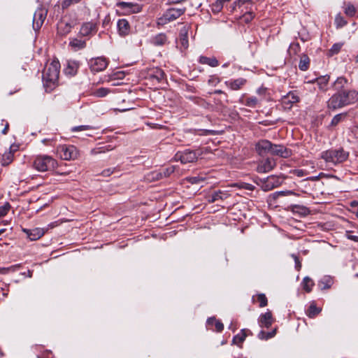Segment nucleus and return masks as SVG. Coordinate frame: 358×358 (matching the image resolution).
Listing matches in <instances>:
<instances>
[{
    "instance_id": "20",
    "label": "nucleus",
    "mask_w": 358,
    "mask_h": 358,
    "mask_svg": "<svg viewBox=\"0 0 358 358\" xmlns=\"http://www.w3.org/2000/svg\"><path fill=\"white\" fill-rule=\"evenodd\" d=\"M149 78L152 81H157V83H160L164 80L165 77L164 72L159 68L153 69L148 73Z\"/></svg>"
},
{
    "instance_id": "54",
    "label": "nucleus",
    "mask_w": 358,
    "mask_h": 358,
    "mask_svg": "<svg viewBox=\"0 0 358 358\" xmlns=\"http://www.w3.org/2000/svg\"><path fill=\"white\" fill-rule=\"evenodd\" d=\"M292 173L297 177H303L306 175V171L303 169H294Z\"/></svg>"
},
{
    "instance_id": "32",
    "label": "nucleus",
    "mask_w": 358,
    "mask_h": 358,
    "mask_svg": "<svg viewBox=\"0 0 358 358\" xmlns=\"http://www.w3.org/2000/svg\"><path fill=\"white\" fill-rule=\"evenodd\" d=\"M69 45L76 50H81L86 47V42L81 39L73 38L70 41Z\"/></svg>"
},
{
    "instance_id": "63",
    "label": "nucleus",
    "mask_w": 358,
    "mask_h": 358,
    "mask_svg": "<svg viewBox=\"0 0 358 358\" xmlns=\"http://www.w3.org/2000/svg\"><path fill=\"white\" fill-rule=\"evenodd\" d=\"M214 94H224V96H225V99H224V101H225V102H228V100H227V94H224L222 90H215Z\"/></svg>"
},
{
    "instance_id": "60",
    "label": "nucleus",
    "mask_w": 358,
    "mask_h": 358,
    "mask_svg": "<svg viewBox=\"0 0 358 358\" xmlns=\"http://www.w3.org/2000/svg\"><path fill=\"white\" fill-rule=\"evenodd\" d=\"M105 151H106L105 148L101 147V148H98L92 150L91 152L93 155H97L99 153L105 152Z\"/></svg>"
},
{
    "instance_id": "26",
    "label": "nucleus",
    "mask_w": 358,
    "mask_h": 358,
    "mask_svg": "<svg viewBox=\"0 0 358 358\" xmlns=\"http://www.w3.org/2000/svg\"><path fill=\"white\" fill-rule=\"evenodd\" d=\"M348 84V80L344 77H339L337 80L333 83V87L335 90H337L338 92H342L343 91H345L344 90L345 85Z\"/></svg>"
},
{
    "instance_id": "12",
    "label": "nucleus",
    "mask_w": 358,
    "mask_h": 358,
    "mask_svg": "<svg viewBox=\"0 0 358 358\" xmlns=\"http://www.w3.org/2000/svg\"><path fill=\"white\" fill-rule=\"evenodd\" d=\"M108 62L105 57H97L90 61V69L92 72L103 71L108 66Z\"/></svg>"
},
{
    "instance_id": "56",
    "label": "nucleus",
    "mask_w": 358,
    "mask_h": 358,
    "mask_svg": "<svg viewBox=\"0 0 358 358\" xmlns=\"http://www.w3.org/2000/svg\"><path fill=\"white\" fill-rule=\"evenodd\" d=\"M78 0H64L63 2H62V8H68L69 6H70L72 3H78Z\"/></svg>"
},
{
    "instance_id": "61",
    "label": "nucleus",
    "mask_w": 358,
    "mask_h": 358,
    "mask_svg": "<svg viewBox=\"0 0 358 358\" xmlns=\"http://www.w3.org/2000/svg\"><path fill=\"white\" fill-rule=\"evenodd\" d=\"M8 129H9V124H8V122H6L4 128L3 129L1 133L4 135L7 134Z\"/></svg>"
},
{
    "instance_id": "58",
    "label": "nucleus",
    "mask_w": 358,
    "mask_h": 358,
    "mask_svg": "<svg viewBox=\"0 0 358 358\" xmlns=\"http://www.w3.org/2000/svg\"><path fill=\"white\" fill-rule=\"evenodd\" d=\"M254 17V15L252 13H246L243 15V20L246 22H249L252 20V19Z\"/></svg>"
},
{
    "instance_id": "5",
    "label": "nucleus",
    "mask_w": 358,
    "mask_h": 358,
    "mask_svg": "<svg viewBox=\"0 0 358 358\" xmlns=\"http://www.w3.org/2000/svg\"><path fill=\"white\" fill-rule=\"evenodd\" d=\"M186 10L185 8H171L167 9L162 17L158 19V24H166L170 22H172L181 15H182Z\"/></svg>"
},
{
    "instance_id": "53",
    "label": "nucleus",
    "mask_w": 358,
    "mask_h": 358,
    "mask_svg": "<svg viewBox=\"0 0 358 358\" xmlns=\"http://www.w3.org/2000/svg\"><path fill=\"white\" fill-rule=\"evenodd\" d=\"M238 187L251 191L255 189L254 185L246 182H241L240 185H238Z\"/></svg>"
},
{
    "instance_id": "38",
    "label": "nucleus",
    "mask_w": 358,
    "mask_h": 358,
    "mask_svg": "<svg viewBox=\"0 0 358 358\" xmlns=\"http://www.w3.org/2000/svg\"><path fill=\"white\" fill-rule=\"evenodd\" d=\"M309 64H310L309 57L306 55H303L301 57L300 62L299 64V69L301 71H306L309 68Z\"/></svg>"
},
{
    "instance_id": "22",
    "label": "nucleus",
    "mask_w": 358,
    "mask_h": 358,
    "mask_svg": "<svg viewBox=\"0 0 358 358\" xmlns=\"http://www.w3.org/2000/svg\"><path fill=\"white\" fill-rule=\"evenodd\" d=\"M248 333L252 334V332L249 329H243L241 331V333L234 336L232 339V344L241 346L243 342L247 337Z\"/></svg>"
},
{
    "instance_id": "41",
    "label": "nucleus",
    "mask_w": 358,
    "mask_h": 358,
    "mask_svg": "<svg viewBox=\"0 0 358 358\" xmlns=\"http://www.w3.org/2000/svg\"><path fill=\"white\" fill-rule=\"evenodd\" d=\"M230 1L231 0H216L212 5V11L214 13H219L222 9L224 3Z\"/></svg>"
},
{
    "instance_id": "40",
    "label": "nucleus",
    "mask_w": 358,
    "mask_h": 358,
    "mask_svg": "<svg viewBox=\"0 0 358 358\" xmlns=\"http://www.w3.org/2000/svg\"><path fill=\"white\" fill-rule=\"evenodd\" d=\"M303 289L306 292H310L314 285L313 280L309 277H305L302 282Z\"/></svg>"
},
{
    "instance_id": "21",
    "label": "nucleus",
    "mask_w": 358,
    "mask_h": 358,
    "mask_svg": "<svg viewBox=\"0 0 358 358\" xmlns=\"http://www.w3.org/2000/svg\"><path fill=\"white\" fill-rule=\"evenodd\" d=\"M23 231L27 234V237L31 241H36L38 238H40L41 236H43L44 231L43 229L39 228H36L34 229H23Z\"/></svg>"
},
{
    "instance_id": "13",
    "label": "nucleus",
    "mask_w": 358,
    "mask_h": 358,
    "mask_svg": "<svg viewBox=\"0 0 358 358\" xmlns=\"http://www.w3.org/2000/svg\"><path fill=\"white\" fill-rule=\"evenodd\" d=\"M270 154L283 158H288L292 155V151L284 145L272 143V148Z\"/></svg>"
},
{
    "instance_id": "33",
    "label": "nucleus",
    "mask_w": 358,
    "mask_h": 358,
    "mask_svg": "<svg viewBox=\"0 0 358 358\" xmlns=\"http://www.w3.org/2000/svg\"><path fill=\"white\" fill-rule=\"evenodd\" d=\"M71 24L61 22L58 24L57 31L60 35L65 36L71 31Z\"/></svg>"
},
{
    "instance_id": "42",
    "label": "nucleus",
    "mask_w": 358,
    "mask_h": 358,
    "mask_svg": "<svg viewBox=\"0 0 358 358\" xmlns=\"http://www.w3.org/2000/svg\"><path fill=\"white\" fill-rule=\"evenodd\" d=\"M276 329H274L270 332H265L262 330L258 334V338L261 340H268L273 338L276 334Z\"/></svg>"
},
{
    "instance_id": "45",
    "label": "nucleus",
    "mask_w": 358,
    "mask_h": 358,
    "mask_svg": "<svg viewBox=\"0 0 358 358\" xmlns=\"http://www.w3.org/2000/svg\"><path fill=\"white\" fill-rule=\"evenodd\" d=\"M345 13L350 17L354 16L356 13L355 7L352 4H348L345 9Z\"/></svg>"
},
{
    "instance_id": "49",
    "label": "nucleus",
    "mask_w": 358,
    "mask_h": 358,
    "mask_svg": "<svg viewBox=\"0 0 358 358\" xmlns=\"http://www.w3.org/2000/svg\"><path fill=\"white\" fill-rule=\"evenodd\" d=\"M345 114L341 113L336 115L331 122V126H336L342 120V118L345 116Z\"/></svg>"
},
{
    "instance_id": "29",
    "label": "nucleus",
    "mask_w": 358,
    "mask_h": 358,
    "mask_svg": "<svg viewBox=\"0 0 358 358\" xmlns=\"http://www.w3.org/2000/svg\"><path fill=\"white\" fill-rule=\"evenodd\" d=\"M329 80V76H321L316 79V83L319 87V89L323 92L327 90V85Z\"/></svg>"
},
{
    "instance_id": "11",
    "label": "nucleus",
    "mask_w": 358,
    "mask_h": 358,
    "mask_svg": "<svg viewBox=\"0 0 358 358\" xmlns=\"http://www.w3.org/2000/svg\"><path fill=\"white\" fill-rule=\"evenodd\" d=\"M46 17V11L40 8L35 11L33 17V29L38 31L42 27Z\"/></svg>"
},
{
    "instance_id": "39",
    "label": "nucleus",
    "mask_w": 358,
    "mask_h": 358,
    "mask_svg": "<svg viewBox=\"0 0 358 358\" xmlns=\"http://www.w3.org/2000/svg\"><path fill=\"white\" fill-rule=\"evenodd\" d=\"M292 210L293 213H299L301 215H307L309 214V209L303 206L294 205L292 206Z\"/></svg>"
},
{
    "instance_id": "7",
    "label": "nucleus",
    "mask_w": 358,
    "mask_h": 358,
    "mask_svg": "<svg viewBox=\"0 0 358 358\" xmlns=\"http://www.w3.org/2000/svg\"><path fill=\"white\" fill-rule=\"evenodd\" d=\"M175 171L174 166H169L167 168H163L158 171H155L149 173L146 176V179L149 181L159 180L164 178L169 177Z\"/></svg>"
},
{
    "instance_id": "15",
    "label": "nucleus",
    "mask_w": 358,
    "mask_h": 358,
    "mask_svg": "<svg viewBox=\"0 0 358 358\" xmlns=\"http://www.w3.org/2000/svg\"><path fill=\"white\" fill-rule=\"evenodd\" d=\"M117 6L122 9L127 10L128 12L137 13L141 11L142 6L138 3L133 2L121 1L117 3Z\"/></svg>"
},
{
    "instance_id": "47",
    "label": "nucleus",
    "mask_w": 358,
    "mask_h": 358,
    "mask_svg": "<svg viewBox=\"0 0 358 358\" xmlns=\"http://www.w3.org/2000/svg\"><path fill=\"white\" fill-rule=\"evenodd\" d=\"M343 44L342 43H335L329 50V55L332 56L339 52L341 49Z\"/></svg>"
},
{
    "instance_id": "27",
    "label": "nucleus",
    "mask_w": 358,
    "mask_h": 358,
    "mask_svg": "<svg viewBox=\"0 0 358 358\" xmlns=\"http://www.w3.org/2000/svg\"><path fill=\"white\" fill-rule=\"evenodd\" d=\"M199 62L203 64H207L211 67H215L219 65V62L215 57H207L205 56H201Z\"/></svg>"
},
{
    "instance_id": "18",
    "label": "nucleus",
    "mask_w": 358,
    "mask_h": 358,
    "mask_svg": "<svg viewBox=\"0 0 358 358\" xmlns=\"http://www.w3.org/2000/svg\"><path fill=\"white\" fill-rule=\"evenodd\" d=\"M299 101V97L294 92H289L282 99V104L289 108L292 107L293 103H297Z\"/></svg>"
},
{
    "instance_id": "4",
    "label": "nucleus",
    "mask_w": 358,
    "mask_h": 358,
    "mask_svg": "<svg viewBox=\"0 0 358 358\" xmlns=\"http://www.w3.org/2000/svg\"><path fill=\"white\" fill-rule=\"evenodd\" d=\"M33 166L38 171H50L57 166V162L50 156L39 155L34 159Z\"/></svg>"
},
{
    "instance_id": "35",
    "label": "nucleus",
    "mask_w": 358,
    "mask_h": 358,
    "mask_svg": "<svg viewBox=\"0 0 358 358\" xmlns=\"http://www.w3.org/2000/svg\"><path fill=\"white\" fill-rule=\"evenodd\" d=\"M333 284L332 279L330 277L325 276L318 282V286L322 290L329 289Z\"/></svg>"
},
{
    "instance_id": "46",
    "label": "nucleus",
    "mask_w": 358,
    "mask_h": 358,
    "mask_svg": "<svg viewBox=\"0 0 358 358\" xmlns=\"http://www.w3.org/2000/svg\"><path fill=\"white\" fill-rule=\"evenodd\" d=\"M335 23L338 28L342 27L347 24V21L340 14L337 15L335 18Z\"/></svg>"
},
{
    "instance_id": "1",
    "label": "nucleus",
    "mask_w": 358,
    "mask_h": 358,
    "mask_svg": "<svg viewBox=\"0 0 358 358\" xmlns=\"http://www.w3.org/2000/svg\"><path fill=\"white\" fill-rule=\"evenodd\" d=\"M358 100V92L355 90L343 91L331 96L327 101V107L331 110H336L345 106L355 103Z\"/></svg>"
},
{
    "instance_id": "55",
    "label": "nucleus",
    "mask_w": 358,
    "mask_h": 358,
    "mask_svg": "<svg viewBox=\"0 0 358 358\" xmlns=\"http://www.w3.org/2000/svg\"><path fill=\"white\" fill-rule=\"evenodd\" d=\"M37 358H52V352L50 350H46L42 352L41 355H38Z\"/></svg>"
},
{
    "instance_id": "59",
    "label": "nucleus",
    "mask_w": 358,
    "mask_h": 358,
    "mask_svg": "<svg viewBox=\"0 0 358 358\" xmlns=\"http://www.w3.org/2000/svg\"><path fill=\"white\" fill-rule=\"evenodd\" d=\"M115 169H107L101 172V175L104 177L110 176L114 171Z\"/></svg>"
},
{
    "instance_id": "64",
    "label": "nucleus",
    "mask_w": 358,
    "mask_h": 358,
    "mask_svg": "<svg viewBox=\"0 0 358 358\" xmlns=\"http://www.w3.org/2000/svg\"><path fill=\"white\" fill-rule=\"evenodd\" d=\"M278 194L280 195H287V194H293V192L291 191H287V192L281 191V192H278Z\"/></svg>"
},
{
    "instance_id": "30",
    "label": "nucleus",
    "mask_w": 358,
    "mask_h": 358,
    "mask_svg": "<svg viewBox=\"0 0 358 358\" xmlns=\"http://www.w3.org/2000/svg\"><path fill=\"white\" fill-rule=\"evenodd\" d=\"M322 311V308H317L315 303L313 302L308 309L307 310V312H306V315H308V317L310 318H314L315 317H316L318 314L320 313V312Z\"/></svg>"
},
{
    "instance_id": "52",
    "label": "nucleus",
    "mask_w": 358,
    "mask_h": 358,
    "mask_svg": "<svg viewBox=\"0 0 358 358\" xmlns=\"http://www.w3.org/2000/svg\"><path fill=\"white\" fill-rule=\"evenodd\" d=\"M92 127L91 126H89V125H80V126H77V127H74L71 129V131H84V130H87V129H92Z\"/></svg>"
},
{
    "instance_id": "36",
    "label": "nucleus",
    "mask_w": 358,
    "mask_h": 358,
    "mask_svg": "<svg viewBox=\"0 0 358 358\" xmlns=\"http://www.w3.org/2000/svg\"><path fill=\"white\" fill-rule=\"evenodd\" d=\"M12 146L10 148V150L8 152H6L3 156L1 161V163L3 166H7L10 164L13 159V153L12 151Z\"/></svg>"
},
{
    "instance_id": "31",
    "label": "nucleus",
    "mask_w": 358,
    "mask_h": 358,
    "mask_svg": "<svg viewBox=\"0 0 358 358\" xmlns=\"http://www.w3.org/2000/svg\"><path fill=\"white\" fill-rule=\"evenodd\" d=\"M207 324L208 325L215 324V330L217 332H221L224 329L223 323L221 321L216 320V318L215 317H209L207 320Z\"/></svg>"
},
{
    "instance_id": "34",
    "label": "nucleus",
    "mask_w": 358,
    "mask_h": 358,
    "mask_svg": "<svg viewBox=\"0 0 358 358\" xmlns=\"http://www.w3.org/2000/svg\"><path fill=\"white\" fill-rule=\"evenodd\" d=\"M180 41L182 47L184 49H187L188 47V34L187 30L183 28L180 31Z\"/></svg>"
},
{
    "instance_id": "43",
    "label": "nucleus",
    "mask_w": 358,
    "mask_h": 358,
    "mask_svg": "<svg viewBox=\"0 0 358 358\" xmlns=\"http://www.w3.org/2000/svg\"><path fill=\"white\" fill-rule=\"evenodd\" d=\"M257 301L261 308L265 307L268 304V299L264 294H258L257 295Z\"/></svg>"
},
{
    "instance_id": "3",
    "label": "nucleus",
    "mask_w": 358,
    "mask_h": 358,
    "mask_svg": "<svg viewBox=\"0 0 358 358\" xmlns=\"http://www.w3.org/2000/svg\"><path fill=\"white\" fill-rule=\"evenodd\" d=\"M349 157L348 152L344 150L343 148L337 150H328L321 153V158L327 163L334 164L343 163L347 160Z\"/></svg>"
},
{
    "instance_id": "6",
    "label": "nucleus",
    "mask_w": 358,
    "mask_h": 358,
    "mask_svg": "<svg viewBox=\"0 0 358 358\" xmlns=\"http://www.w3.org/2000/svg\"><path fill=\"white\" fill-rule=\"evenodd\" d=\"M57 151L60 157L64 160L75 159L78 155L76 148L73 145H60L58 147Z\"/></svg>"
},
{
    "instance_id": "51",
    "label": "nucleus",
    "mask_w": 358,
    "mask_h": 358,
    "mask_svg": "<svg viewBox=\"0 0 358 358\" xmlns=\"http://www.w3.org/2000/svg\"><path fill=\"white\" fill-rule=\"evenodd\" d=\"M291 257L294 259L295 262V268L297 271H299L301 268V263L299 258V257L296 255L292 254Z\"/></svg>"
},
{
    "instance_id": "24",
    "label": "nucleus",
    "mask_w": 358,
    "mask_h": 358,
    "mask_svg": "<svg viewBox=\"0 0 358 358\" xmlns=\"http://www.w3.org/2000/svg\"><path fill=\"white\" fill-rule=\"evenodd\" d=\"M79 64L75 61H68L66 67L64 69V73L66 75L74 76L76 74Z\"/></svg>"
},
{
    "instance_id": "17",
    "label": "nucleus",
    "mask_w": 358,
    "mask_h": 358,
    "mask_svg": "<svg viewBox=\"0 0 358 358\" xmlns=\"http://www.w3.org/2000/svg\"><path fill=\"white\" fill-rule=\"evenodd\" d=\"M258 322L261 327L269 328L273 322L271 312L268 310L266 313L262 314Z\"/></svg>"
},
{
    "instance_id": "16",
    "label": "nucleus",
    "mask_w": 358,
    "mask_h": 358,
    "mask_svg": "<svg viewBox=\"0 0 358 358\" xmlns=\"http://www.w3.org/2000/svg\"><path fill=\"white\" fill-rule=\"evenodd\" d=\"M275 166L274 160L267 158L261 162L257 166V171L259 173H266L271 171Z\"/></svg>"
},
{
    "instance_id": "28",
    "label": "nucleus",
    "mask_w": 358,
    "mask_h": 358,
    "mask_svg": "<svg viewBox=\"0 0 358 358\" xmlns=\"http://www.w3.org/2000/svg\"><path fill=\"white\" fill-rule=\"evenodd\" d=\"M240 101L243 105L251 108H255L259 103L258 99L255 96H250L246 98L243 97L240 99Z\"/></svg>"
},
{
    "instance_id": "23",
    "label": "nucleus",
    "mask_w": 358,
    "mask_h": 358,
    "mask_svg": "<svg viewBox=\"0 0 358 358\" xmlns=\"http://www.w3.org/2000/svg\"><path fill=\"white\" fill-rule=\"evenodd\" d=\"M168 41V37L164 33H159L154 36L151 43L155 46H162L165 45Z\"/></svg>"
},
{
    "instance_id": "44",
    "label": "nucleus",
    "mask_w": 358,
    "mask_h": 358,
    "mask_svg": "<svg viewBox=\"0 0 358 358\" xmlns=\"http://www.w3.org/2000/svg\"><path fill=\"white\" fill-rule=\"evenodd\" d=\"M109 92L110 90L108 88L101 87L94 92V95L97 97H104L109 93Z\"/></svg>"
},
{
    "instance_id": "14",
    "label": "nucleus",
    "mask_w": 358,
    "mask_h": 358,
    "mask_svg": "<svg viewBox=\"0 0 358 358\" xmlns=\"http://www.w3.org/2000/svg\"><path fill=\"white\" fill-rule=\"evenodd\" d=\"M97 31L96 23L88 22L83 23L81 26L79 34L82 36H87L91 34H94Z\"/></svg>"
},
{
    "instance_id": "19",
    "label": "nucleus",
    "mask_w": 358,
    "mask_h": 358,
    "mask_svg": "<svg viewBox=\"0 0 358 358\" xmlns=\"http://www.w3.org/2000/svg\"><path fill=\"white\" fill-rule=\"evenodd\" d=\"M118 33L122 36H127L130 32V25L126 19H120L117 24Z\"/></svg>"
},
{
    "instance_id": "48",
    "label": "nucleus",
    "mask_w": 358,
    "mask_h": 358,
    "mask_svg": "<svg viewBox=\"0 0 358 358\" xmlns=\"http://www.w3.org/2000/svg\"><path fill=\"white\" fill-rule=\"evenodd\" d=\"M10 208L9 203L6 202L3 206H0V217L6 215Z\"/></svg>"
},
{
    "instance_id": "2",
    "label": "nucleus",
    "mask_w": 358,
    "mask_h": 358,
    "mask_svg": "<svg viewBox=\"0 0 358 358\" xmlns=\"http://www.w3.org/2000/svg\"><path fill=\"white\" fill-rule=\"evenodd\" d=\"M60 64L58 60H53L43 71V82L46 92H51L55 87L59 75Z\"/></svg>"
},
{
    "instance_id": "25",
    "label": "nucleus",
    "mask_w": 358,
    "mask_h": 358,
    "mask_svg": "<svg viewBox=\"0 0 358 358\" xmlns=\"http://www.w3.org/2000/svg\"><path fill=\"white\" fill-rule=\"evenodd\" d=\"M229 196L227 192H222L220 190L215 192L208 196V201L210 203H214L218 200H224Z\"/></svg>"
},
{
    "instance_id": "57",
    "label": "nucleus",
    "mask_w": 358,
    "mask_h": 358,
    "mask_svg": "<svg viewBox=\"0 0 358 358\" xmlns=\"http://www.w3.org/2000/svg\"><path fill=\"white\" fill-rule=\"evenodd\" d=\"M202 180H203V179L201 178L196 177V176L191 177L189 178V181L192 184H199V182L202 181Z\"/></svg>"
},
{
    "instance_id": "8",
    "label": "nucleus",
    "mask_w": 358,
    "mask_h": 358,
    "mask_svg": "<svg viewBox=\"0 0 358 358\" xmlns=\"http://www.w3.org/2000/svg\"><path fill=\"white\" fill-rule=\"evenodd\" d=\"M198 157V154L196 151L185 150L184 151H178L175 155V159L180 160L182 164L194 162Z\"/></svg>"
},
{
    "instance_id": "50",
    "label": "nucleus",
    "mask_w": 358,
    "mask_h": 358,
    "mask_svg": "<svg viewBox=\"0 0 358 358\" xmlns=\"http://www.w3.org/2000/svg\"><path fill=\"white\" fill-rule=\"evenodd\" d=\"M251 3H252L251 0H237L234 3V9H236L237 7L238 8H241L244 5H246V4L248 5V4H251Z\"/></svg>"
},
{
    "instance_id": "10",
    "label": "nucleus",
    "mask_w": 358,
    "mask_h": 358,
    "mask_svg": "<svg viewBox=\"0 0 358 358\" xmlns=\"http://www.w3.org/2000/svg\"><path fill=\"white\" fill-rule=\"evenodd\" d=\"M262 182L263 189L264 191H269L278 187L282 183V180L275 176H271L264 179Z\"/></svg>"
},
{
    "instance_id": "37",
    "label": "nucleus",
    "mask_w": 358,
    "mask_h": 358,
    "mask_svg": "<svg viewBox=\"0 0 358 358\" xmlns=\"http://www.w3.org/2000/svg\"><path fill=\"white\" fill-rule=\"evenodd\" d=\"M246 83V80L244 78H238L233 81L229 82V85L233 90H238L241 89Z\"/></svg>"
},
{
    "instance_id": "62",
    "label": "nucleus",
    "mask_w": 358,
    "mask_h": 358,
    "mask_svg": "<svg viewBox=\"0 0 358 358\" xmlns=\"http://www.w3.org/2000/svg\"><path fill=\"white\" fill-rule=\"evenodd\" d=\"M168 1H169V4H177V3H182V2L185 1L186 0H168Z\"/></svg>"
},
{
    "instance_id": "9",
    "label": "nucleus",
    "mask_w": 358,
    "mask_h": 358,
    "mask_svg": "<svg viewBox=\"0 0 358 358\" xmlns=\"http://www.w3.org/2000/svg\"><path fill=\"white\" fill-rule=\"evenodd\" d=\"M272 143L268 140L262 139L255 144V150L260 156H264L271 153Z\"/></svg>"
}]
</instances>
